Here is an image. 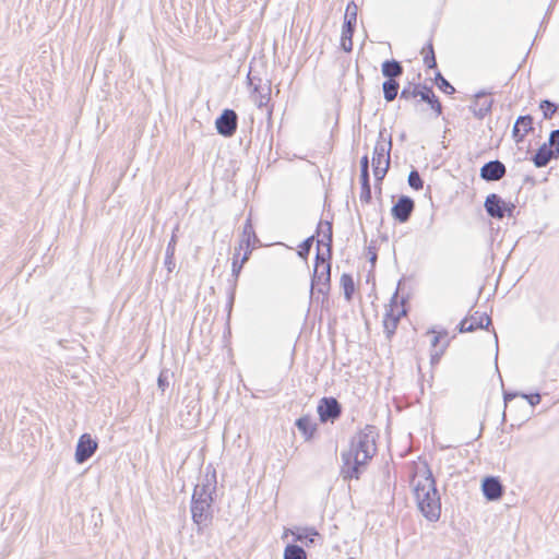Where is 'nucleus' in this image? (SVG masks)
<instances>
[{"label": "nucleus", "mask_w": 559, "mask_h": 559, "mask_svg": "<svg viewBox=\"0 0 559 559\" xmlns=\"http://www.w3.org/2000/svg\"><path fill=\"white\" fill-rule=\"evenodd\" d=\"M376 427L366 425L349 440V449L341 453L342 466L340 475L343 480H358L368 463L377 453Z\"/></svg>", "instance_id": "obj_1"}, {"label": "nucleus", "mask_w": 559, "mask_h": 559, "mask_svg": "<svg viewBox=\"0 0 559 559\" xmlns=\"http://www.w3.org/2000/svg\"><path fill=\"white\" fill-rule=\"evenodd\" d=\"M425 474V479L415 485L414 495L421 515L429 522H437L441 515V499L436 478L428 465Z\"/></svg>", "instance_id": "obj_2"}, {"label": "nucleus", "mask_w": 559, "mask_h": 559, "mask_svg": "<svg viewBox=\"0 0 559 559\" xmlns=\"http://www.w3.org/2000/svg\"><path fill=\"white\" fill-rule=\"evenodd\" d=\"M214 498L200 497L199 493H192L190 502V512L192 522L197 525V532L203 533L213 521Z\"/></svg>", "instance_id": "obj_3"}, {"label": "nucleus", "mask_w": 559, "mask_h": 559, "mask_svg": "<svg viewBox=\"0 0 559 559\" xmlns=\"http://www.w3.org/2000/svg\"><path fill=\"white\" fill-rule=\"evenodd\" d=\"M484 207L488 216L495 219L513 217L516 206L512 202L504 201L499 194L490 193L486 197Z\"/></svg>", "instance_id": "obj_4"}, {"label": "nucleus", "mask_w": 559, "mask_h": 559, "mask_svg": "<svg viewBox=\"0 0 559 559\" xmlns=\"http://www.w3.org/2000/svg\"><path fill=\"white\" fill-rule=\"evenodd\" d=\"M391 151H392V135L386 134V129L382 128L379 131V136L372 152V167L382 166L389 162L391 166Z\"/></svg>", "instance_id": "obj_5"}, {"label": "nucleus", "mask_w": 559, "mask_h": 559, "mask_svg": "<svg viewBox=\"0 0 559 559\" xmlns=\"http://www.w3.org/2000/svg\"><path fill=\"white\" fill-rule=\"evenodd\" d=\"M319 419L321 423H335L343 413L342 404L333 396L322 397L317 407Z\"/></svg>", "instance_id": "obj_6"}, {"label": "nucleus", "mask_w": 559, "mask_h": 559, "mask_svg": "<svg viewBox=\"0 0 559 559\" xmlns=\"http://www.w3.org/2000/svg\"><path fill=\"white\" fill-rule=\"evenodd\" d=\"M238 127V115L234 109L226 108L215 120L217 133L224 138L233 136Z\"/></svg>", "instance_id": "obj_7"}, {"label": "nucleus", "mask_w": 559, "mask_h": 559, "mask_svg": "<svg viewBox=\"0 0 559 559\" xmlns=\"http://www.w3.org/2000/svg\"><path fill=\"white\" fill-rule=\"evenodd\" d=\"M98 442L90 433L85 432L80 436L74 453V460L78 464L88 461L97 451Z\"/></svg>", "instance_id": "obj_8"}, {"label": "nucleus", "mask_w": 559, "mask_h": 559, "mask_svg": "<svg viewBox=\"0 0 559 559\" xmlns=\"http://www.w3.org/2000/svg\"><path fill=\"white\" fill-rule=\"evenodd\" d=\"M247 80L258 107L266 106L271 100V82L266 81L265 85L262 86V79L251 75V73L248 74Z\"/></svg>", "instance_id": "obj_9"}, {"label": "nucleus", "mask_w": 559, "mask_h": 559, "mask_svg": "<svg viewBox=\"0 0 559 559\" xmlns=\"http://www.w3.org/2000/svg\"><path fill=\"white\" fill-rule=\"evenodd\" d=\"M414 210V200L411 197L403 194L393 203V206L391 207V215L396 222L404 224L409 221Z\"/></svg>", "instance_id": "obj_10"}, {"label": "nucleus", "mask_w": 559, "mask_h": 559, "mask_svg": "<svg viewBox=\"0 0 559 559\" xmlns=\"http://www.w3.org/2000/svg\"><path fill=\"white\" fill-rule=\"evenodd\" d=\"M397 306V290L393 294L390 300V309L386 310L383 319L384 333L388 340H391L395 334L399 322L403 316L406 314V310L402 308L396 314L393 313V307Z\"/></svg>", "instance_id": "obj_11"}, {"label": "nucleus", "mask_w": 559, "mask_h": 559, "mask_svg": "<svg viewBox=\"0 0 559 559\" xmlns=\"http://www.w3.org/2000/svg\"><path fill=\"white\" fill-rule=\"evenodd\" d=\"M261 245L259 237L252 225L251 215L248 216L243 224L242 233L240 235L239 245L236 248L238 251H250Z\"/></svg>", "instance_id": "obj_12"}, {"label": "nucleus", "mask_w": 559, "mask_h": 559, "mask_svg": "<svg viewBox=\"0 0 559 559\" xmlns=\"http://www.w3.org/2000/svg\"><path fill=\"white\" fill-rule=\"evenodd\" d=\"M216 471L211 465H209L205 468V475L203 476L201 483L194 486L192 493H199L200 497L214 498L213 496L216 492Z\"/></svg>", "instance_id": "obj_13"}, {"label": "nucleus", "mask_w": 559, "mask_h": 559, "mask_svg": "<svg viewBox=\"0 0 559 559\" xmlns=\"http://www.w3.org/2000/svg\"><path fill=\"white\" fill-rule=\"evenodd\" d=\"M506 173V165L499 159H493L480 167L479 177L487 182H492L503 178Z\"/></svg>", "instance_id": "obj_14"}, {"label": "nucleus", "mask_w": 559, "mask_h": 559, "mask_svg": "<svg viewBox=\"0 0 559 559\" xmlns=\"http://www.w3.org/2000/svg\"><path fill=\"white\" fill-rule=\"evenodd\" d=\"M481 491L486 500L498 501L503 493V485L497 476H486L481 480Z\"/></svg>", "instance_id": "obj_15"}, {"label": "nucleus", "mask_w": 559, "mask_h": 559, "mask_svg": "<svg viewBox=\"0 0 559 559\" xmlns=\"http://www.w3.org/2000/svg\"><path fill=\"white\" fill-rule=\"evenodd\" d=\"M316 237L321 236V238L317 239L318 247L325 246L328 251V257L332 255V245H333V225L331 221L321 219L318 223L316 229Z\"/></svg>", "instance_id": "obj_16"}, {"label": "nucleus", "mask_w": 559, "mask_h": 559, "mask_svg": "<svg viewBox=\"0 0 559 559\" xmlns=\"http://www.w3.org/2000/svg\"><path fill=\"white\" fill-rule=\"evenodd\" d=\"M357 12L358 7L355 1L348 2L345 9L344 21L342 25V32L345 35V38L353 36L355 33L357 24Z\"/></svg>", "instance_id": "obj_17"}, {"label": "nucleus", "mask_w": 559, "mask_h": 559, "mask_svg": "<svg viewBox=\"0 0 559 559\" xmlns=\"http://www.w3.org/2000/svg\"><path fill=\"white\" fill-rule=\"evenodd\" d=\"M418 96L421 102L427 103L437 116L442 114V105L431 86L420 83Z\"/></svg>", "instance_id": "obj_18"}, {"label": "nucleus", "mask_w": 559, "mask_h": 559, "mask_svg": "<svg viewBox=\"0 0 559 559\" xmlns=\"http://www.w3.org/2000/svg\"><path fill=\"white\" fill-rule=\"evenodd\" d=\"M179 230V225L177 224L171 233V237L167 243L166 251H165V259H164V265L167 269L168 273H171L175 267V252H176V245H177V231Z\"/></svg>", "instance_id": "obj_19"}, {"label": "nucleus", "mask_w": 559, "mask_h": 559, "mask_svg": "<svg viewBox=\"0 0 559 559\" xmlns=\"http://www.w3.org/2000/svg\"><path fill=\"white\" fill-rule=\"evenodd\" d=\"M518 396L526 400L527 404L532 407H535L540 403V394L538 392L523 393L518 391H503V402L506 408L509 406V403Z\"/></svg>", "instance_id": "obj_20"}, {"label": "nucleus", "mask_w": 559, "mask_h": 559, "mask_svg": "<svg viewBox=\"0 0 559 559\" xmlns=\"http://www.w3.org/2000/svg\"><path fill=\"white\" fill-rule=\"evenodd\" d=\"M331 267L332 263H326L323 265V269H313V273L311 276V284H310V299L311 301L319 302V297L314 298L316 287L321 285L324 281V277H326V273L331 275Z\"/></svg>", "instance_id": "obj_21"}, {"label": "nucleus", "mask_w": 559, "mask_h": 559, "mask_svg": "<svg viewBox=\"0 0 559 559\" xmlns=\"http://www.w3.org/2000/svg\"><path fill=\"white\" fill-rule=\"evenodd\" d=\"M381 72L385 80H396L403 74L404 68L400 61L390 59L382 62Z\"/></svg>", "instance_id": "obj_22"}, {"label": "nucleus", "mask_w": 559, "mask_h": 559, "mask_svg": "<svg viewBox=\"0 0 559 559\" xmlns=\"http://www.w3.org/2000/svg\"><path fill=\"white\" fill-rule=\"evenodd\" d=\"M531 160L533 162L534 166L536 168H543L546 167L550 159V143L549 140L547 142H544L535 152L534 155H532Z\"/></svg>", "instance_id": "obj_23"}, {"label": "nucleus", "mask_w": 559, "mask_h": 559, "mask_svg": "<svg viewBox=\"0 0 559 559\" xmlns=\"http://www.w3.org/2000/svg\"><path fill=\"white\" fill-rule=\"evenodd\" d=\"M295 425L307 441L312 439L317 431V424L313 423L312 418L308 415L299 417Z\"/></svg>", "instance_id": "obj_24"}, {"label": "nucleus", "mask_w": 559, "mask_h": 559, "mask_svg": "<svg viewBox=\"0 0 559 559\" xmlns=\"http://www.w3.org/2000/svg\"><path fill=\"white\" fill-rule=\"evenodd\" d=\"M250 255H251L250 251H245L242 258L239 259L240 251L235 249V253L233 257V263H231V276L234 277L233 284L236 285L237 278L243 267V264L249 260Z\"/></svg>", "instance_id": "obj_25"}, {"label": "nucleus", "mask_w": 559, "mask_h": 559, "mask_svg": "<svg viewBox=\"0 0 559 559\" xmlns=\"http://www.w3.org/2000/svg\"><path fill=\"white\" fill-rule=\"evenodd\" d=\"M318 536L320 535L314 527H304L294 534L295 540L304 543L307 547L314 544Z\"/></svg>", "instance_id": "obj_26"}, {"label": "nucleus", "mask_w": 559, "mask_h": 559, "mask_svg": "<svg viewBox=\"0 0 559 559\" xmlns=\"http://www.w3.org/2000/svg\"><path fill=\"white\" fill-rule=\"evenodd\" d=\"M399 90L400 83L396 80H385L382 83L383 98L385 102H393L399 94Z\"/></svg>", "instance_id": "obj_27"}, {"label": "nucleus", "mask_w": 559, "mask_h": 559, "mask_svg": "<svg viewBox=\"0 0 559 559\" xmlns=\"http://www.w3.org/2000/svg\"><path fill=\"white\" fill-rule=\"evenodd\" d=\"M340 284L343 288L344 298L347 301H350L355 293V283L353 276L349 273H343L340 280Z\"/></svg>", "instance_id": "obj_28"}, {"label": "nucleus", "mask_w": 559, "mask_h": 559, "mask_svg": "<svg viewBox=\"0 0 559 559\" xmlns=\"http://www.w3.org/2000/svg\"><path fill=\"white\" fill-rule=\"evenodd\" d=\"M283 559H307V552L297 544H287L284 549Z\"/></svg>", "instance_id": "obj_29"}, {"label": "nucleus", "mask_w": 559, "mask_h": 559, "mask_svg": "<svg viewBox=\"0 0 559 559\" xmlns=\"http://www.w3.org/2000/svg\"><path fill=\"white\" fill-rule=\"evenodd\" d=\"M421 52L424 53V64L427 69H437V60L435 56L432 39L423 47Z\"/></svg>", "instance_id": "obj_30"}, {"label": "nucleus", "mask_w": 559, "mask_h": 559, "mask_svg": "<svg viewBox=\"0 0 559 559\" xmlns=\"http://www.w3.org/2000/svg\"><path fill=\"white\" fill-rule=\"evenodd\" d=\"M493 106V99H488L481 103L479 108H476L474 106H469V110L473 112V116L478 119L483 120L487 115H489L492 110Z\"/></svg>", "instance_id": "obj_31"}, {"label": "nucleus", "mask_w": 559, "mask_h": 559, "mask_svg": "<svg viewBox=\"0 0 559 559\" xmlns=\"http://www.w3.org/2000/svg\"><path fill=\"white\" fill-rule=\"evenodd\" d=\"M435 83L438 88L447 95L455 93L453 85L441 74L440 71H436L435 73Z\"/></svg>", "instance_id": "obj_32"}, {"label": "nucleus", "mask_w": 559, "mask_h": 559, "mask_svg": "<svg viewBox=\"0 0 559 559\" xmlns=\"http://www.w3.org/2000/svg\"><path fill=\"white\" fill-rule=\"evenodd\" d=\"M390 169L389 162L386 160L385 167L374 166L372 167L373 177H374V187L379 193H381V185Z\"/></svg>", "instance_id": "obj_33"}, {"label": "nucleus", "mask_w": 559, "mask_h": 559, "mask_svg": "<svg viewBox=\"0 0 559 559\" xmlns=\"http://www.w3.org/2000/svg\"><path fill=\"white\" fill-rule=\"evenodd\" d=\"M550 143V159L559 158V129L552 130L548 136Z\"/></svg>", "instance_id": "obj_34"}, {"label": "nucleus", "mask_w": 559, "mask_h": 559, "mask_svg": "<svg viewBox=\"0 0 559 559\" xmlns=\"http://www.w3.org/2000/svg\"><path fill=\"white\" fill-rule=\"evenodd\" d=\"M475 314H478V311H476ZM469 323L477 325L476 330H488L489 325H491V318L486 312H484L479 314L478 318H476V316H472Z\"/></svg>", "instance_id": "obj_35"}, {"label": "nucleus", "mask_w": 559, "mask_h": 559, "mask_svg": "<svg viewBox=\"0 0 559 559\" xmlns=\"http://www.w3.org/2000/svg\"><path fill=\"white\" fill-rule=\"evenodd\" d=\"M420 83H412L408 82L406 86H404L401 91L400 97L401 99L408 100L411 98H415L418 96Z\"/></svg>", "instance_id": "obj_36"}, {"label": "nucleus", "mask_w": 559, "mask_h": 559, "mask_svg": "<svg viewBox=\"0 0 559 559\" xmlns=\"http://www.w3.org/2000/svg\"><path fill=\"white\" fill-rule=\"evenodd\" d=\"M539 108L543 111L545 119H551L558 109V106L550 99H543L539 103Z\"/></svg>", "instance_id": "obj_37"}, {"label": "nucleus", "mask_w": 559, "mask_h": 559, "mask_svg": "<svg viewBox=\"0 0 559 559\" xmlns=\"http://www.w3.org/2000/svg\"><path fill=\"white\" fill-rule=\"evenodd\" d=\"M515 122L524 131V134H528L534 130V118L531 115L519 116Z\"/></svg>", "instance_id": "obj_38"}, {"label": "nucleus", "mask_w": 559, "mask_h": 559, "mask_svg": "<svg viewBox=\"0 0 559 559\" xmlns=\"http://www.w3.org/2000/svg\"><path fill=\"white\" fill-rule=\"evenodd\" d=\"M314 239H316V235H311L308 238H306L304 241H301V243L298 246L297 253L301 259L307 260Z\"/></svg>", "instance_id": "obj_39"}, {"label": "nucleus", "mask_w": 559, "mask_h": 559, "mask_svg": "<svg viewBox=\"0 0 559 559\" xmlns=\"http://www.w3.org/2000/svg\"><path fill=\"white\" fill-rule=\"evenodd\" d=\"M408 186L414 190H421L424 187V181L417 169L413 168L407 178Z\"/></svg>", "instance_id": "obj_40"}, {"label": "nucleus", "mask_w": 559, "mask_h": 559, "mask_svg": "<svg viewBox=\"0 0 559 559\" xmlns=\"http://www.w3.org/2000/svg\"><path fill=\"white\" fill-rule=\"evenodd\" d=\"M326 277H324V281L322 282L321 285L317 286L316 287V292L318 294H321L323 297H322V304L328 300V297H329V293H330V289H331V275L326 273Z\"/></svg>", "instance_id": "obj_41"}, {"label": "nucleus", "mask_w": 559, "mask_h": 559, "mask_svg": "<svg viewBox=\"0 0 559 559\" xmlns=\"http://www.w3.org/2000/svg\"><path fill=\"white\" fill-rule=\"evenodd\" d=\"M326 263H331V257L329 258L328 254L321 252L320 247L317 246L313 269H323Z\"/></svg>", "instance_id": "obj_42"}, {"label": "nucleus", "mask_w": 559, "mask_h": 559, "mask_svg": "<svg viewBox=\"0 0 559 559\" xmlns=\"http://www.w3.org/2000/svg\"><path fill=\"white\" fill-rule=\"evenodd\" d=\"M169 370L163 369L157 378V386L162 392H165L169 385Z\"/></svg>", "instance_id": "obj_43"}, {"label": "nucleus", "mask_w": 559, "mask_h": 559, "mask_svg": "<svg viewBox=\"0 0 559 559\" xmlns=\"http://www.w3.org/2000/svg\"><path fill=\"white\" fill-rule=\"evenodd\" d=\"M360 195H359V199L362 203H370L371 202V199H372V195H371V185L370 183H366V185H360Z\"/></svg>", "instance_id": "obj_44"}, {"label": "nucleus", "mask_w": 559, "mask_h": 559, "mask_svg": "<svg viewBox=\"0 0 559 559\" xmlns=\"http://www.w3.org/2000/svg\"><path fill=\"white\" fill-rule=\"evenodd\" d=\"M476 326L474 323H469V319L466 317L462 319L457 325V330L460 333L474 332L476 331Z\"/></svg>", "instance_id": "obj_45"}, {"label": "nucleus", "mask_w": 559, "mask_h": 559, "mask_svg": "<svg viewBox=\"0 0 559 559\" xmlns=\"http://www.w3.org/2000/svg\"><path fill=\"white\" fill-rule=\"evenodd\" d=\"M235 294H236V287H235V284H231L229 293H228L227 304H226V310H227V318L228 319L230 318V313H231V310H233V307H234Z\"/></svg>", "instance_id": "obj_46"}, {"label": "nucleus", "mask_w": 559, "mask_h": 559, "mask_svg": "<svg viewBox=\"0 0 559 559\" xmlns=\"http://www.w3.org/2000/svg\"><path fill=\"white\" fill-rule=\"evenodd\" d=\"M526 135L527 134H524V131L521 130V127H519L518 123L515 122L512 128V138L515 141V143L523 142Z\"/></svg>", "instance_id": "obj_47"}, {"label": "nucleus", "mask_w": 559, "mask_h": 559, "mask_svg": "<svg viewBox=\"0 0 559 559\" xmlns=\"http://www.w3.org/2000/svg\"><path fill=\"white\" fill-rule=\"evenodd\" d=\"M341 48L345 52H350L353 50V36L345 38V35L342 33L341 35Z\"/></svg>", "instance_id": "obj_48"}, {"label": "nucleus", "mask_w": 559, "mask_h": 559, "mask_svg": "<svg viewBox=\"0 0 559 559\" xmlns=\"http://www.w3.org/2000/svg\"><path fill=\"white\" fill-rule=\"evenodd\" d=\"M428 333H435V336L431 340V346H433V347H436L439 344V342H440V340L442 337H445L448 335V331L447 330H442V331L437 333L435 331V329H431V330L428 331Z\"/></svg>", "instance_id": "obj_49"}, {"label": "nucleus", "mask_w": 559, "mask_h": 559, "mask_svg": "<svg viewBox=\"0 0 559 559\" xmlns=\"http://www.w3.org/2000/svg\"><path fill=\"white\" fill-rule=\"evenodd\" d=\"M489 95H491L490 91L479 90L478 92H476L473 95V104L471 106H474V107L478 108L477 106L479 104V99L483 98V97L489 96Z\"/></svg>", "instance_id": "obj_50"}, {"label": "nucleus", "mask_w": 559, "mask_h": 559, "mask_svg": "<svg viewBox=\"0 0 559 559\" xmlns=\"http://www.w3.org/2000/svg\"><path fill=\"white\" fill-rule=\"evenodd\" d=\"M448 345H449V341H447V342L443 344V346H442V348H441L440 353H435V354H432V355H431V358H430V362H431V365H435V364H438V362H439L440 357H441V355L444 353V350H445V348L448 347Z\"/></svg>", "instance_id": "obj_51"}, {"label": "nucleus", "mask_w": 559, "mask_h": 559, "mask_svg": "<svg viewBox=\"0 0 559 559\" xmlns=\"http://www.w3.org/2000/svg\"><path fill=\"white\" fill-rule=\"evenodd\" d=\"M360 185L370 183V173L369 169H360Z\"/></svg>", "instance_id": "obj_52"}, {"label": "nucleus", "mask_w": 559, "mask_h": 559, "mask_svg": "<svg viewBox=\"0 0 559 559\" xmlns=\"http://www.w3.org/2000/svg\"><path fill=\"white\" fill-rule=\"evenodd\" d=\"M369 165H370L369 156L367 154H365L360 158V169H369Z\"/></svg>", "instance_id": "obj_53"}, {"label": "nucleus", "mask_w": 559, "mask_h": 559, "mask_svg": "<svg viewBox=\"0 0 559 559\" xmlns=\"http://www.w3.org/2000/svg\"><path fill=\"white\" fill-rule=\"evenodd\" d=\"M368 252L370 254L369 257V261L371 262V264L373 265L377 261V252L374 250H372L371 247L368 248Z\"/></svg>", "instance_id": "obj_54"}, {"label": "nucleus", "mask_w": 559, "mask_h": 559, "mask_svg": "<svg viewBox=\"0 0 559 559\" xmlns=\"http://www.w3.org/2000/svg\"><path fill=\"white\" fill-rule=\"evenodd\" d=\"M495 340H496V360H497L498 359V350H499L497 333H495Z\"/></svg>", "instance_id": "obj_55"}, {"label": "nucleus", "mask_w": 559, "mask_h": 559, "mask_svg": "<svg viewBox=\"0 0 559 559\" xmlns=\"http://www.w3.org/2000/svg\"><path fill=\"white\" fill-rule=\"evenodd\" d=\"M400 141H405L406 140V133L403 131L401 134H400Z\"/></svg>", "instance_id": "obj_56"}, {"label": "nucleus", "mask_w": 559, "mask_h": 559, "mask_svg": "<svg viewBox=\"0 0 559 559\" xmlns=\"http://www.w3.org/2000/svg\"><path fill=\"white\" fill-rule=\"evenodd\" d=\"M551 8H552V4H550V5L548 7V10H547V13H546V14H548V13H549V11L551 10Z\"/></svg>", "instance_id": "obj_57"}]
</instances>
